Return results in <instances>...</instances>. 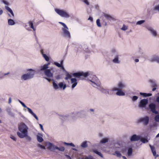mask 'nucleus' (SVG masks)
Segmentation results:
<instances>
[{
    "label": "nucleus",
    "instance_id": "nucleus-1",
    "mask_svg": "<svg viewBox=\"0 0 159 159\" xmlns=\"http://www.w3.org/2000/svg\"><path fill=\"white\" fill-rule=\"evenodd\" d=\"M18 129L21 133L18 132L17 134L20 138H23L27 136L28 128L25 124H20L19 126Z\"/></svg>",
    "mask_w": 159,
    "mask_h": 159
},
{
    "label": "nucleus",
    "instance_id": "nucleus-2",
    "mask_svg": "<svg viewBox=\"0 0 159 159\" xmlns=\"http://www.w3.org/2000/svg\"><path fill=\"white\" fill-rule=\"evenodd\" d=\"M27 71L30 72H28L26 74H25L22 76L21 79L24 80H26L33 78L35 74L34 70L32 69H28Z\"/></svg>",
    "mask_w": 159,
    "mask_h": 159
},
{
    "label": "nucleus",
    "instance_id": "nucleus-3",
    "mask_svg": "<svg viewBox=\"0 0 159 159\" xmlns=\"http://www.w3.org/2000/svg\"><path fill=\"white\" fill-rule=\"evenodd\" d=\"M55 10L57 13L61 17L67 18L70 16L69 14L63 10L55 9Z\"/></svg>",
    "mask_w": 159,
    "mask_h": 159
},
{
    "label": "nucleus",
    "instance_id": "nucleus-4",
    "mask_svg": "<svg viewBox=\"0 0 159 159\" xmlns=\"http://www.w3.org/2000/svg\"><path fill=\"white\" fill-rule=\"evenodd\" d=\"M52 82L53 86L54 88L56 89H57L59 87L60 88H63V90L65 89L66 87V84H64L63 82H60L58 84V85L53 80Z\"/></svg>",
    "mask_w": 159,
    "mask_h": 159
},
{
    "label": "nucleus",
    "instance_id": "nucleus-5",
    "mask_svg": "<svg viewBox=\"0 0 159 159\" xmlns=\"http://www.w3.org/2000/svg\"><path fill=\"white\" fill-rule=\"evenodd\" d=\"M149 118L148 116L141 118L138 120V123L143 122L145 125H147L149 122Z\"/></svg>",
    "mask_w": 159,
    "mask_h": 159
},
{
    "label": "nucleus",
    "instance_id": "nucleus-6",
    "mask_svg": "<svg viewBox=\"0 0 159 159\" xmlns=\"http://www.w3.org/2000/svg\"><path fill=\"white\" fill-rule=\"evenodd\" d=\"M89 75L88 72L84 73L83 72L74 73L73 74V75L75 77H80L81 76H83L84 77H87Z\"/></svg>",
    "mask_w": 159,
    "mask_h": 159
},
{
    "label": "nucleus",
    "instance_id": "nucleus-7",
    "mask_svg": "<svg viewBox=\"0 0 159 159\" xmlns=\"http://www.w3.org/2000/svg\"><path fill=\"white\" fill-rule=\"evenodd\" d=\"M148 103V100L147 99H142L140 102L139 106L140 107H145Z\"/></svg>",
    "mask_w": 159,
    "mask_h": 159
},
{
    "label": "nucleus",
    "instance_id": "nucleus-8",
    "mask_svg": "<svg viewBox=\"0 0 159 159\" xmlns=\"http://www.w3.org/2000/svg\"><path fill=\"white\" fill-rule=\"evenodd\" d=\"M51 70H51L49 69H47V70H45L44 71L45 75L48 78H52L53 77V73H52L51 71Z\"/></svg>",
    "mask_w": 159,
    "mask_h": 159
},
{
    "label": "nucleus",
    "instance_id": "nucleus-9",
    "mask_svg": "<svg viewBox=\"0 0 159 159\" xmlns=\"http://www.w3.org/2000/svg\"><path fill=\"white\" fill-rule=\"evenodd\" d=\"M149 107L151 111L155 114H158V112L156 110V105L154 104L151 103L149 105Z\"/></svg>",
    "mask_w": 159,
    "mask_h": 159
},
{
    "label": "nucleus",
    "instance_id": "nucleus-10",
    "mask_svg": "<svg viewBox=\"0 0 159 159\" xmlns=\"http://www.w3.org/2000/svg\"><path fill=\"white\" fill-rule=\"evenodd\" d=\"M113 91H117V92L116 93V94L119 96H124L125 94L121 90V89H119L116 87H114L112 89Z\"/></svg>",
    "mask_w": 159,
    "mask_h": 159
},
{
    "label": "nucleus",
    "instance_id": "nucleus-11",
    "mask_svg": "<svg viewBox=\"0 0 159 159\" xmlns=\"http://www.w3.org/2000/svg\"><path fill=\"white\" fill-rule=\"evenodd\" d=\"M140 139L139 136H137L136 134H134L130 138V140L131 141H136L139 140Z\"/></svg>",
    "mask_w": 159,
    "mask_h": 159
},
{
    "label": "nucleus",
    "instance_id": "nucleus-12",
    "mask_svg": "<svg viewBox=\"0 0 159 159\" xmlns=\"http://www.w3.org/2000/svg\"><path fill=\"white\" fill-rule=\"evenodd\" d=\"M103 16L105 17V18L108 20H115V19L111 16L110 15L106 14L105 13H103Z\"/></svg>",
    "mask_w": 159,
    "mask_h": 159
},
{
    "label": "nucleus",
    "instance_id": "nucleus-13",
    "mask_svg": "<svg viewBox=\"0 0 159 159\" xmlns=\"http://www.w3.org/2000/svg\"><path fill=\"white\" fill-rule=\"evenodd\" d=\"M57 146H56L53 145V144L50 143H49L48 144V148L51 150V151H53L56 149Z\"/></svg>",
    "mask_w": 159,
    "mask_h": 159
},
{
    "label": "nucleus",
    "instance_id": "nucleus-14",
    "mask_svg": "<svg viewBox=\"0 0 159 159\" xmlns=\"http://www.w3.org/2000/svg\"><path fill=\"white\" fill-rule=\"evenodd\" d=\"M150 147L151 148V150L152 152L153 155L155 157V158H156L159 156L158 154H156V151L155 148L153 146H152L151 145H150Z\"/></svg>",
    "mask_w": 159,
    "mask_h": 159
},
{
    "label": "nucleus",
    "instance_id": "nucleus-15",
    "mask_svg": "<svg viewBox=\"0 0 159 159\" xmlns=\"http://www.w3.org/2000/svg\"><path fill=\"white\" fill-rule=\"evenodd\" d=\"M62 30L63 31L64 34L66 36L70 38V32L68 31V29L62 28Z\"/></svg>",
    "mask_w": 159,
    "mask_h": 159
},
{
    "label": "nucleus",
    "instance_id": "nucleus-16",
    "mask_svg": "<svg viewBox=\"0 0 159 159\" xmlns=\"http://www.w3.org/2000/svg\"><path fill=\"white\" fill-rule=\"evenodd\" d=\"M71 83L73 84L72 85V88L73 89L75 87L77 84V80L75 78L71 79Z\"/></svg>",
    "mask_w": 159,
    "mask_h": 159
},
{
    "label": "nucleus",
    "instance_id": "nucleus-17",
    "mask_svg": "<svg viewBox=\"0 0 159 159\" xmlns=\"http://www.w3.org/2000/svg\"><path fill=\"white\" fill-rule=\"evenodd\" d=\"M151 61H155L158 63H159V57L157 56H154L151 59Z\"/></svg>",
    "mask_w": 159,
    "mask_h": 159
},
{
    "label": "nucleus",
    "instance_id": "nucleus-18",
    "mask_svg": "<svg viewBox=\"0 0 159 159\" xmlns=\"http://www.w3.org/2000/svg\"><path fill=\"white\" fill-rule=\"evenodd\" d=\"M50 64V63H48L44 64L43 66H42L40 67V70L41 71L44 70L48 69V66Z\"/></svg>",
    "mask_w": 159,
    "mask_h": 159
},
{
    "label": "nucleus",
    "instance_id": "nucleus-19",
    "mask_svg": "<svg viewBox=\"0 0 159 159\" xmlns=\"http://www.w3.org/2000/svg\"><path fill=\"white\" fill-rule=\"evenodd\" d=\"M147 29L148 30L150 31L151 32V33H152V35L153 36H156V35H157V33L156 32L155 30H154L151 27H148L147 28Z\"/></svg>",
    "mask_w": 159,
    "mask_h": 159
},
{
    "label": "nucleus",
    "instance_id": "nucleus-20",
    "mask_svg": "<svg viewBox=\"0 0 159 159\" xmlns=\"http://www.w3.org/2000/svg\"><path fill=\"white\" fill-rule=\"evenodd\" d=\"M118 87L117 88L122 89L125 87V85L122 82H120L118 84Z\"/></svg>",
    "mask_w": 159,
    "mask_h": 159
},
{
    "label": "nucleus",
    "instance_id": "nucleus-21",
    "mask_svg": "<svg viewBox=\"0 0 159 159\" xmlns=\"http://www.w3.org/2000/svg\"><path fill=\"white\" fill-rule=\"evenodd\" d=\"M5 8L8 11L11 13L13 17L14 16V14L13 12L9 7L8 6H5Z\"/></svg>",
    "mask_w": 159,
    "mask_h": 159
},
{
    "label": "nucleus",
    "instance_id": "nucleus-22",
    "mask_svg": "<svg viewBox=\"0 0 159 159\" xmlns=\"http://www.w3.org/2000/svg\"><path fill=\"white\" fill-rule=\"evenodd\" d=\"M41 52L43 57L45 59L46 61H49V57L48 56H47V55H46L45 54H44L43 53V51L42 50H41Z\"/></svg>",
    "mask_w": 159,
    "mask_h": 159
},
{
    "label": "nucleus",
    "instance_id": "nucleus-23",
    "mask_svg": "<svg viewBox=\"0 0 159 159\" xmlns=\"http://www.w3.org/2000/svg\"><path fill=\"white\" fill-rule=\"evenodd\" d=\"M113 155H116V156L119 157H121L122 155L119 151H116L113 154Z\"/></svg>",
    "mask_w": 159,
    "mask_h": 159
},
{
    "label": "nucleus",
    "instance_id": "nucleus-24",
    "mask_svg": "<svg viewBox=\"0 0 159 159\" xmlns=\"http://www.w3.org/2000/svg\"><path fill=\"white\" fill-rule=\"evenodd\" d=\"M28 24L30 27L34 31H35V29L34 27L33 24V21H30L29 22Z\"/></svg>",
    "mask_w": 159,
    "mask_h": 159
},
{
    "label": "nucleus",
    "instance_id": "nucleus-25",
    "mask_svg": "<svg viewBox=\"0 0 159 159\" xmlns=\"http://www.w3.org/2000/svg\"><path fill=\"white\" fill-rule=\"evenodd\" d=\"M140 94L141 95L143 96L144 97H149L151 96L152 95V93H140Z\"/></svg>",
    "mask_w": 159,
    "mask_h": 159
},
{
    "label": "nucleus",
    "instance_id": "nucleus-26",
    "mask_svg": "<svg viewBox=\"0 0 159 159\" xmlns=\"http://www.w3.org/2000/svg\"><path fill=\"white\" fill-rule=\"evenodd\" d=\"M8 24L9 25H14L15 24L14 21L11 19H9L8 21Z\"/></svg>",
    "mask_w": 159,
    "mask_h": 159
},
{
    "label": "nucleus",
    "instance_id": "nucleus-27",
    "mask_svg": "<svg viewBox=\"0 0 159 159\" xmlns=\"http://www.w3.org/2000/svg\"><path fill=\"white\" fill-rule=\"evenodd\" d=\"M37 139L39 143H41L43 141V138L39 135L37 136Z\"/></svg>",
    "mask_w": 159,
    "mask_h": 159
},
{
    "label": "nucleus",
    "instance_id": "nucleus-28",
    "mask_svg": "<svg viewBox=\"0 0 159 159\" xmlns=\"http://www.w3.org/2000/svg\"><path fill=\"white\" fill-rule=\"evenodd\" d=\"M133 152V149L132 148H129L128 151V155L129 156H131Z\"/></svg>",
    "mask_w": 159,
    "mask_h": 159
},
{
    "label": "nucleus",
    "instance_id": "nucleus-29",
    "mask_svg": "<svg viewBox=\"0 0 159 159\" xmlns=\"http://www.w3.org/2000/svg\"><path fill=\"white\" fill-rule=\"evenodd\" d=\"M93 151L94 152L99 155L102 158L103 157L102 154L100 152H98L97 150H93Z\"/></svg>",
    "mask_w": 159,
    "mask_h": 159
},
{
    "label": "nucleus",
    "instance_id": "nucleus-30",
    "mask_svg": "<svg viewBox=\"0 0 159 159\" xmlns=\"http://www.w3.org/2000/svg\"><path fill=\"white\" fill-rule=\"evenodd\" d=\"M112 61L114 63H120V61L118 60V56H116L115 58Z\"/></svg>",
    "mask_w": 159,
    "mask_h": 159
},
{
    "label": "nucleus",
    "instance_id": "nucleus-31",
    "mask_svg": "<svg viewBox=\"0 0 159 159\" xmlns=\"http://www.w3.org/2000/svg\"><path fill=\"white\" fill-rule=\"evenodd\" d=\"M54 64L56 65L57 66L59 67H61V68L62 69H64V68L63 66H62L61 64H60L59 63L57 62H55L54 63Z\"/></svg>",
    "mask_w": 159,
    "mask_h": 159
},
{
    "label": "nucleus",
    "instance_id": "nucleus-32",
    "mask_svg": "<svg viewBox=\"0 0 159 159\" xmlns=\"http://www.w3.org/2000/svg\"><path fill=\"white\" fill-rule=\"evenodd\" d=\"M88 145L86 141H84L81 144V146L83 148H86L87 147Z\"/></svg>",
    "mask_w": 159,
    "mask_h": 159
},
{
    "label": "nucleus",
    "instance_id": "nucleus-33",
    "mask_svg": "<svg viewBox=\"0 0 159 159\" xmlns=\"http://www.w3.org/2000/svg\"><path fill=\"white\" fill-rule=\"evenodd\" d=\"M56 149L62 152H63L65 150V148L63 147H61L60 148L57 147Z\"/></svg>",
    "mask_w": 159,
    "mask_h": 159
},
{
    "label": "nucleus",
    "instance_id": "nucleus-34",
    "mask_svg": "<svg viewBox=\"0 0 159 159\" xmlns=\"http://www.w3.org/2000/svg\"><path fill=\"white\" fill-rule=\"evenodd\" d=\"M108 141V139L107 138H105L102 139L100 142L102 143H104L107 142Z\"/></svg>",
    "mask_w": 159,
    "mask_h": 159
},
{
    "label": "nucleus",
    "instance_id": "nucleus-35",
    "mask_svg": "<svg viewBox=\"0 0 159 159\" xmlns=\"http://www.w3.org/2000/svg\"><path fill=\"white\" fill-rule=\"evenodd\" d=\"M72 77V76L71 75L69 74L68 73H67L66 75V77H65V79L66 80H68V79Z\"/></svg>",
    "mask_w": 159,
    "mask_h": 159
},
{
    "label": "nucleus",
    "instance_id": "nucleus-36",
    "mask_svg": "<svg viewBox=\"0 0 159 159\" xmlns=\"http://www.w3.org/2000/svg\"><path fill=\"white\" fill-rule=\"evenodd\" d=\"M151 82L152 83L151 86L152 87H157V85L155 82H153L152 81H151Z\"/></svg>",
    "mask_w": 159,
    "mask_h": 159
},
{
    "label": "nucleus",
    "instance_id": "nucleus-37",
    "mask_svg": "<svg viewBox=\"0 0 159 159\" xmlns=\"http://www.w3.org/2000/svg\"><path fill=\"white\" fill-rule=\"evenodd\" d=\"M141 141L143 143L148 142V140H147V139L144 138H142L141 139Z\"/></svg>",
    "mask_w": 159,
    "mask_h": 159
},
{
    "label": "nucleus",
    "instance_id": "nucleus-38",
    "mask_svg": "<svg viewBox=\"0 0 159 159\" xmlns=\"http://www.w3.org/2000/svg\"><path fill=\"white\" fill-rule=\"evenodd\" d=\"M100 20L99 19H98L96 20V23L97 26L98 27H100L101 26V25L100 22Z\"/></svg>",
    "mask_w": 159,
    "mask_h": 159
},
{
    "label": "nucleus",
    "instance_id": "nucleus-39",
    "mask_svg": "<svg viewBox=\"0 0 159 159\" xmlns=\"http://www.w3.org/2000/svg\"><path fill=\"white\" fill-rule=\"evenodd\" d=\"M155 120L157 122L159 121V115H156L155 117Z\"/></svg>",
    "mask_w": 159,
    "mask_h": 159
},
{
    "label": "nucleus",
    "instance_id": "nucleus-40",
    "mask_svg": "<svg viewBox=\"0 0 159 159\" xmlns=\"http://www.w3.org/2000/svg\"><path fill=\"white\" fill-rule=\"evenodd\" d=\"M145 22L144 20H141L138 21L137 23V25H141Z\"/></svg>",
    "mask_w": 159,
    "mask_h": 159
},
{
    "label": "nucleus",
    "instance_id": "nucleus-41",
    "mask_svg": "<svg viewBox=\"0 0 159 159\" xmlns=\"http://www.w3.org/2000/svg\"><path fill=\"white\" fill-rule=\"evenodd\" d=\"M2 2H3V3H4V4L7 5V6L9 5V3L5 0H2Z\"/></svg>",
    "mask_w": 159,
    "mask_h": 159
},
{
    "label": "nucleus",
    "instance_id": "nucleus-42",
    "mask_svg": "<svg viewBox=\"0 0 159 159\" xmlns=\"http://www.w3.org/2000/svg\"><path fill=\"white\" fill-rule=\"evenodd\" d=\"M127 29V27L125 25H124L123 26L121 29L123 30H125Z\"/></svg>",
    "mask_w": 159,
    "mask_h": 159
},
{
    "label": "nucleus",
    "instance_id": "nucleus-43",
    "mask_svg": "<svg viewBox=\"0 0 159 159\" xmlns=\"http://www.w3.org/2000/svg\"><path fill=\"white\" fill-rule=\"evenodd\" d=\"M10 138L12 139V140H13L14 141H16V138L14 136L11 135L10 136Z\"/></svg>",
    "mask_w": 159,
    "mask_h": 159
},
{
    "label": "nucleus",
    "instance_id": "nucleus-44",
    "mask_svg": "<svg viewBox=\"0 0 159 159\" xmlns=\"http://www.w3.org/2000/svg\"><path fill=\"white\" fill-rule=\"evenodd\" d=\"M27 109H28V110L29 111V112L31 113L32 115L33 114H34V112L32 111V110L29 108V107H26Z\"/></svg>",
    "mask_w": 159,
    "mask_h": 159
},
{
    "label": "nucleus",
    "instance_id": "nucleus-45",
    "mask_svg": "<svg viewBox=\"0 0 159 159\" xmlns=\"http://www.w3.org/2000/svg\"><path fill=\"white\" fill-rule=\"evenodd\" d=\"M83 2L87 5H89V3L88 1V0H82Z\"/></svg>",
    "mask_w": 159,
    "mask_h": 159
},
{
    "label": "nucleus",
    "instance_id": "nucleus-46",
    "mask_svg": "<svg viewBox=\"0 0 159 159\" xmlns=\"http://www.w3.org/2000/svg\"><path fill=\"white\" fill-rule=\"evenodd\" d=\"M138 97L136 96H134L133 97L132 100L134 101H136Z\"/></svg>",
    "mask_w": 159,
    "mask_h": 159
},
{
    "label": "nucleus",
    "instance_id": "nucleus-47",
    "mask_svg": "<svg viewBox=\"0 0 159 159\" xmlns=\"http://www.w3.org/2000/svg\"><path fill=\"white\" fill-rule=\"evenodd\" d=\"M19 102L23 107L25 108L27 107L26 106L23 102L20 100H19Z\"/></svg>",
    "mask_w": 159,
    "mask_h": 159
},
{
    "label": "nucleus",
    "instance_id": "nucleus-48",
    "mask_svg": "<svg viewBox=\"0 0 159 159\" xmlns=\"http://www.w3.org/2000/svg\"><path fill=\"white\" fill-rule=\"evenodd\" d=\"M65 143L67 145H70V146L72 147H75V145L72 143Z\"/></svg>",
    "mask_w": 159,
    "mask_h": 159
},
{
    "label": "nucleus",
    "instance_id": "nucleus-49",
    "mask_svg": "<svg viewBox=\"0 0 159 159\" xmlns=\"http://www.w3.org/2000/svg\"><path fill=\"white\" fill-rule=\"evenodd\" d=\"M61 78V75H57L56 77V78L57 80H59Z\"/></svg>",
    "mask_w": 159,
    "mask_h": 159
},
{
    "label": "nucleus",
    "instance_id": "nucleus-50",
    "mask_svg": "<svg viewBox=\"0 0 159 159\" xmlns=\"http://www.w3.org/2000/svg\"><path fill=\"white\" fill-rule=\"evenodd\" d=\"M38 146L43 149H45V146H44L43 145H41L39 144L38 145Z\"/></svg>",
    "mask_w": 159,
    "mask_h": 159
},
{
    "label": "nucleus",
    "instance_id": "nucleus-51",
    "mask_svg": "<svg viewBox=\"0 0 159 159\" xmlns=\"http://www.w3.org/2000/svg\"><path fill=\"white\" fill-rule=\"evenodd\" d=\"M32 115H33L34 116L35 118V119L37 120H38V118L36 115L34 113Z\"/></svg>",
    "mask_w": 159,
    "mask_h": 159
},
{
    "label": "nucleus",
    "instance_id": "nucleus-52",
    "mask_svg": "<svg viewBox=\"0 0 159 159\" xmlns=\"http://www.w3.org/2000/svg\"><path fill=\"white\" fill-rule=\"evenodd\" d=\"M39 125L40 126V127L41 129V130H42V131H43V125L41 124H39Z\"/></svg>",
    "mask_w": 159,
    "mask_h": 159
},
{
    "label": "nucleus",
    "instance_id": "nucleus-53",
    "mask_svg": "<svg viewBox=\"0 0 159 159\" xmlns=\"http://www.w3.org/2000/svg\"><path fill=\"white\" fill-rule=\"evenodd\" d=\"M51 78H46V79L48 80L49 82H50L51 80H52V79H51Z\"/></svg>",
    "mask_w": 159,
    "mask_h": 159
},
{
    "label": "nucleus",
    "instance_id": "nucleus-54",
    "mask_svg": "<svg viewBox=\"0 0 159 159\" xmlns=\"http://www.w3.org/2000/svg\"><path fill=\"white\" fill-rule=\"evenodd\" d=\"M88 20H90L91 21H92V22L93 21V18H92V17H91V16L89 17V18Z\"/></svg>",
    "mask_w": 159,
    "mask_h": 159
},
{
    "label": "nucleus",
    "instance_id": "nucleus-55",
    "mask_svg": "<svg viewBox=\"0 0 159 159\" xmlns=\"http://www.w3.org/2000/svg\"><path fill=\"white\" fill-rule=\"evenodd\" d=\"M27 137L26 139H27L29 141H30L31 140V139L30 137L29 136H28V135L26 136Z\"/></svg>",
    "mask_w": 159,
    "mask_h": 159
},
{
    "label": "nucleus",
    "instance_id": "nucleus-56",
    "mask_svg": "<svg viewBox=\"0 0 159 159\" xmlns=\"http://www.w3.org/2000/svg\"><path fill=\"white\" fill-rule=\"evenodd\" d=\"M63 27H64V29H68V27H67L66 26V25H65V24H64L63 25Z\"/></svg>",
    "mask_w": 159,
    "mask_h": 159
},
{
    "label": "nucleus",
    "instance_id": "nucleus-57",
    "mask_svg": "<svg viewBox=\"0 0 159 159\" xmlns=\"http://www.w3.org/2000/svg\"><path fill=\"white\" fill-rule=\"evenodd\" d=\"M3 13V11L0 8V15H2Z\"/></svg>",
    "mask_w": 159,
    "mask_h": 159
},
{
    "label": "nucleus",
    "instance_id": "nucleus-58",
    "mask_svg": "<svg viewBox=\"0 0 159 159\" xmlns=\"http://www.w3.org/2000/svg\"><path fill=\"white\" fill-rule=\"evenodd\" d=\"M84 159H93L92 158L90 157H86Z\"/></svg>",
    "mask_w": 159,
    "mask_h": 159
},
{
    "label": "nucleus",
    "instance_id": "nucleus-59",
    "mask_svg": "<svg viewBox=\"0 0 159 159\" xmlns=\"http://www.w3.org/2000/svg\"><path fill=\"white\" fill-rule=\"evenodd\" d=\"M156 100L158 102H159V96L157 97Z\"/></svg>",
    "mask_w": 159,
    "mask_h": 159
},
{
    "label": "nucleus",
    "instance_id": "nucleus-60",
    "mask_svg": "<svg viewBox=\"0 0 159 159\" xmlns=\"http://www.w3.org/2000/svg\"><path fill=\"white\" fill-rule=\"evenodd\" d=\"M153 88L152 89V91H154L156 89V87H153Z\"/></svg>",
    "mask_w": 159,
    "mask_h": 159
},
{
    "label": "nucleus",
    "instance_id": "nucleus-61",
    "mask_svg": "<svg viewBox=\"0 0 159 159\" xmlns=\"http://www.w3.org/2000/svg\"><path fill=\"white\" fill-rule=\"evenodd\" d=\"M63 60H61L60 62V64H61L62 66L63 65Z\"/></svg>",
    "mask_w": 159,
    "mask_h": 159
},
{
    "label": "nucleus",
    "instance_id": "nucleus-62",
    "mask_svg": "<svg viewBox=\"0 0 159 159\" xmlns=\"http://www.w3.org/2000/svg\"><path fill=\"white\" fill-rule=\"evenodd\" d=\"M11 102V98H10L9 99V102H8L9 103H10Z\"/></svg>",
    "mask_w": 159,
    "mask_h": 159
},
{
    "label": "nucleus",
    "instance_id": "nucleus-63",
    "mask_svg": "<svg viewBox=\"0 0 159 159\" xmlns=\"http://www.w3.org/2000/svg\"><path fill=\"white\" fill-rule=\"evenodd\" d=\"M134 61H135V62H139V59H135Z\"/></svg>",
    "mask_w": 159,
    "mask_h": 159
},
{
    "label": "nucleus",
    "instance_id": "nucleus-64",
    "mask_svg": "<svg viewBox=\"0 0 159 159\" xmlns=\"http://www.w3.org/2000/svg\"><path fill=\"white\" fill-rule=\"evenodd\" d=\"M122 158L124 159H127V158L126 157H125V156H122Z\"/></svg>",
    "mask_w": 159,
    "mask_h": 159
}]
</instances>
